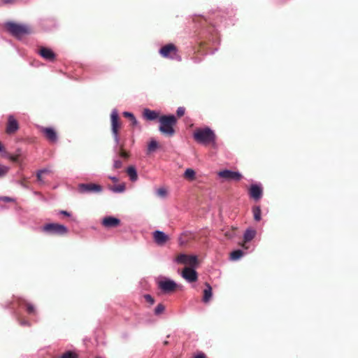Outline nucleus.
<instances>
[{
  "label": "nucleus",
  "mask_w": 358,
  "mask_h": 358,
  "mask_svg": "<svg viewBox=\"0 0 358 358\" xmlns=\"http://www.w3.org/2000/svg\"><path fill=\"white\" fill-rule=\"evenodd\" d=\"M15 0H3L5 3H13Z\"/></svg>",
  "instance_id": "ea45409f"
},
{
  "label": "nucleus",
  "mask_w": 358,
  "mask_h": 358,
  "mask_svg": "<svg viewBox=\"0 0 358 358\" xmlns=\"http://www.w3.org/2000/svg\"><path fill=\"white\" fill-rule=\"evenodd\" d=\"M9 171V167L7 166L0 165V178L6 176Z\"/></svg>",
  "instance_id": "c756f323"
},
{
  "label": "nucleus",
  "mask_w": 358,
  "mask_h": 358,
  "mask_svg": "<svg viewBox=\"0 0 358 358\" xmlns=\"http://www.w3.org/2000/svg\"><path fill=\"white\" fill-rule=\"evenodd\" d=\"M43 231L49 234L64 235L67 233L68 229L63 224L50 223L44 225Z\"/></svg>",
  "instance_id": "39448f33"
},
{
  "label": "nucleus",
  "mask_w": 358,
  "mask_h": 358,
  "mask_svg": "<svg viewBox=\"0 0 358 358\" xmlns=\"http://www.w3.org/2000/svg\"><path fill=\"white\" fill-rule=\"evenodd\" d=\"M43 171H38V173H37V178L39 181H42V178H41V175L43 173Z\"/></svg>",
  "instance_id": "e433bc0d"
},
{
  "label": "nucleus",
  "mask_w": 358,
  "mask_h": 358,
  "mask_svg": "<svg viewBox=\"0 0 358 358\" xmlns=\"http://www.w3.org/2000/svg\"><path fill=\"white\" fill-rule=\"evenodd\" d=\"M41 131L50 142L55 143L57 141V135L52 128L43 127L41 129Z\"/></svg>",
  "instance_id": "2eb2a0df"
},
{
  "label": "nucleus",
  "mask_w": 358,
  "mask_h": 358,
  "mask_svg": "<svg viewBox=\"0 0 358 358\" xmlns=\"http://www.w3.org/2000/svg\"><path fill=\"white\" fill-rule=\"evenodd\" d=\"M185 108L184 107H179L176 110L177 115L181 117L185 114Z\"/></svg>",
  "instance_id": "72a5a7b5"
},
{
  "label": "nucleus",
  "mask_w": 358,
  "mask_h": 358,
  "mask_svg": "<svg viewBox=\"0 0 358 358\" xmlns=\"http://www.w3.org/2000/svg\"><path fill=\"white\" fill-rule=\"evenodd\" d=\"M110 119H111V131L112 134L113 136V138L115 142V148L117 146L120 144V137L118 134V129L120 127V122H119V116L118 113L116 109H113L110 114Z\"/></svg>",
  "instance_id": "20e7f679"
},
{
  "label": "nucleus",
  "mask_w": 358,
  "mask_h": 358,
  "mask_svg": "<svg viewBox=\"0 0 358 358\" xmlns=\"http://www.w3.org/2000/svg\"><path fill=\"white\" fill-rule=\"evenodd\" d=\"M153 238L157 245H162L169 240V236L164 232L156 230L153 232Z\"/></svg>",
  "instance_id": "f8f14e48"
},
{
  "label": "nucleus",
  "mask_w": 358,
  "mask_h": 358,
  "mask_svg": "<svg viewBox=\"0 0 358 358\" xmlns=\"http://www.w3.org/2000/svg\"><path fill=\"white\" fill-rule=\"evenodd\" d=\"M176 262L178 264H185L194 267L197 264V257L195 255H187L185 254H180L176 259Z\"/></svg>",
  "instance_id": "1a4fd4ad"
},
{
  "label": "nucleus",
  "mask_w": 358,
  "mask_h": 358,
  "mask_svg": "<svg viewBox=\"0 0 358 358\" xmlns=\"http://www.w3.org/2000/svg\"><path fill=\"white\" fill-rule=\"evenodd\" d=\"M41 171H43V173H49V170L45 169H41Z\"/></svg>",
  "instance_id": "a18cd8bd"
},
{
  "label": "nucleus",
  "mask_w": 358,
  "mask_h": 358,
  "mask_svg": "<svg viewBox=\"0 0 358 358\" xmlns=\"http://www.w3.org/2000/svg\"><path fill=\"white\" fill-rule=\"evenodd\" d=\"M120 224V220L118 218L108 216L102 220V224L106 228H111L117 227Z\"/></svg>",
  "instance_id": "4468645a"
},
{
  "label": "nucleus",
  "mask_w": 358,
  "mask_h": 358,
  "mask_svg": "<svg viewBox=\"0 0 358 358\" xmlns=\"http://www.w3.org/2000/svg\"><path fill=\"white\" fill-rule=\"evenodd\" d=\"M78 190L80 193L100 192L102 187L99 185L94 183H83L78 185Z\"/></svg>",
  "instance_id": "9d476101"
},
{
  "label": "nucleus",
  "mask_w": 358,
  "mask_h": 358,
  "mask_svg": "<svg viewBox=\"0 0 358 358\" xmlns=\"http://www.w3.org/2000/svg\"><path fill=\"white\" fill-rule=\"evenodd\" d=\"M159 131L164 135L172 136L175 130L173 126L177 122V119L173 115H162L159 118Z\"/></svg>",
  "instance_id": "f03ea898"
},
{
  "label": "nucleus",
  "mask_w": 358,
  "mask_h": 358,
  "mask_svg": "<svg viewBox=\"0 0 358 358\" xmlns=\"http://www.w3.org/2000/svg\"><path fill=\"white\" fill-rule=\"evenodd\" d=\"M165 310V307L163 304L159 303L157 306V307L155 309V315H160Z\"/></svg>",
  "instance_id": "c85d7f7f"
},
{
  "label": "nucleus",
  "mask_w": 358,
  "mask_h": 358,
  "mask_svg": "<svg viewBox=\"0 0 358 358\" xmlns=\"http://www.w3.org/2000/svg\"><path fill=\"white\" fill-rule=\"evenodd\" d=\"M24 305L26 306L27 311L29 314H34L36 312V309L34 305L30 303H28L24 301Z\"/></svg>",
  "instance_id": "bb28decb"
},
{
  "label": "nucleus",
  "mask_w": 358,
  "mask_h": 358,
  "mask_svg": "<svg viewBox=\"0 0 358 358\" xmlns=\"http://www.w3.org/2000/svg\"><path fill=\"white\" fill-rule=\"evenodd\" d=\"M157 194L163 197V196H165L166 195V191L165 189L164 188H159L157 190Z\"/></svg>",
  "instance_id": "f704fd0d"
},
{
  "label": "nucleus",
  "mask_w": 358,
  "mask_h": 358,
  "mask_svg": "<svg viewBox=\"0 0 358 358\" xmlns=\"http://www.w3.org/2000/svg\"><path fill=\"white\" fill-rule=\"evenodd\" d=\"M194 138L196 142L203 145L211 143L215 145V134L209 127L198 129L194 133Z\"/></svg>",
  "instance_id": "f257e3e1"
},
{
  "label": "nucleus",
  "mask_w": 358,
  "mask_h": 358,
  "mask_svg": "<svg viewBox=\"0 0 358 358\" xmlns=\"http://www.w3.org/2000/svg\"><path fill=\"white\" fill-rule=\"evenodd\" d=\"M194 358H206L204 355H199L197 356H196Z\"/></svg>",
  "instance_id": "c03bdc74"
},
{
  "label": "nucleus",
  "mask_w": 358,
  "mask_h": 358,
  "mask_svg": "<svg viewBox=\"0 0 358 358\" xmlns=\"http://www.w3.org/2000/svg\"><path fill=\"white\" fill-rule=\"evenodd\" d=\"M110 189L115 193H122L125 190V185L124 184H120L118 185L111 187Z\"/></svg>",
  "instance_id": "a878e982"
},
{
  "label": "nucleus",
  "mask_w": 358,
  "mask_h": 358,
  "mask_svg": "<svg viewBox=\"0 0 358 358\" xmlns=\"http://www.w3.org/2000/svg\"><path fill=\"white\" fill-rule=\"evenodd\" d=\"M119 155L121 157H123V158H127L129 157V154L127 152H126L123 148H122V146L121 145L120 148V150H119Z\"/></svg>",
  "instance_id": "473e14b6"
},
{
  "label": "nucleus",
  "mask_w": 358,
  "mask_h": 358,
  "mask_svg": "<svg viewBox=\"0 0 358 358\" xmlns=\"http://www.w3.org/2000/svg\"><path fill=\"white\" fill-rule=\"evenodd\" d=\"M182 276L189 282H193L197 280V273L193 268L185 267L182 272Z\"/></svg>",
  "instance_id": "9b49d317"
},
{
  "label": "nucleus",
  "mask_w": 358,
  "mask_h": 358,
  "mask_svg": "<svg viewBox=\"0 0 358 358\" xmlns=\"http://www.w3.org/2000/svg\"><path fill=\"white\" fill-rule=\"evenodd\" d=\"M217 176L224 181H239L242 178V175L239 172L228 169L219 171Z\"/></svg>",
  "instance_id": "0eeeda50"
},
{
  "label": "nucleus",
  "mask_w": 358,
  "mask_h": 358,
  "mask_svg": "<svg viewBox=\"0 0 358 358\" xmlns=\"http://www.w3.org/2000/svg\"><path fill=\"white\" fill-rule=\"evenodd\" d=\"M254 219L255 221H259L261 220V209L259 206H255L252 209Z\"/></svg>",
  "instance_id": "393cba45"
},
{
  "label": "nucleus",
  "mask_w": 358,
  "mask_h": 358,
  "mask_svg": "<svg viewBox=\"0 0 358 358\" xmlns=\"http://www.w3.org/2000/svg\"><path fill=\"white\" fill-rule=\"evenodd\" d=\"M96 358H101V357H96Z\"/></svg>",
  "instance_id": "49530a36"
},
{
  "label": "nucleus",
  "mask_w": 358,
  "mask_h": 358,
  "mask_svg": "<svg viewBox=\"0 0 358 358\" xmlns=\"http://www.w3.org/2000/svg\"><path fill=\"white\" fill-rule=\"evenodd\" d=\"M256 234V230L251 228L247 229L243 234L244 241L247 243L252 241L255 238Z\"/></svg>",
  "instance_id": "aec40b11"
},
{
  "label": "nucleus",
  "mask_w": 358,
  "mask_h": 358,
  "mask_svg": "<svg viewBox=\"0 0 358 358\" xmlns=\"http://www.w3.org/2000/svg\"><path fill=\"white\" fill-rule=\"evenodd\" d=\"M61 358H78L75 353L71 352H67L64 353Z\"/></svg>",
  "instance_id": "7c9ffc66"
},
{
  "label": "nucleus",
  "mask_w": 358,
  "mask_h": 358,
  "mask_svg": "<svg viewBox=\"0 0 358 358\" xmlns=\"http://www.w3.org/2000/svg\"><path fill=\"white\" fill-rule=\"evenodd\" d=\"M108 178L114 182H116L118 181V178L116 176H109Z\"/></svg>",
  "instance_id": "4c0bfd02"
},
{
  "label": "nucleus",
  "mask_w": 358,
  "mask_h": 358,
  "mask_svg": "<svg viewBox=\"0 0 358 358\" xmlns=\"http://www.w3.org/2000/svg\"><path fill=\"white\" fill-rule=\"evenodd\" d=\"M157 285L159 288L164 293H171L173 292L177 287V284L174 280L165 277L160 279L157 282Z\"/></svg>",
  "instance_id": "423d86ee"
},
{
  "label": "nucleus",
  "mask_w": 358,
  "mask_h": 358,
  "mask_svg": "<svg viewBox=\"0 0 358 358\" xmlns=\"http://www.w3.org/2000/svg\"><path fill=\"white\" fill-rule=\"evenodd\" d=\"M245 253L241 250H236L231 252L230 259L232 261H237L241 259Z\"/></svg>",
  "instance_id": "4be33fe9"
},
{
  "label": "nucleus",
  "mask_w": 358,
  "mask_h": 358,
  "mask_svg": "<svg viewBox=\"0 0 358 358\" xmlns=\"http://www.w3.org/2000/svg\"><path fill=\"white\" fill-rule=\"evenodd\" d=\"M10 159L13 162H17V157L12 156L10 157Z\"/></svg>",
  "instance_id": "79ce46f5"
},
{
  "label": "nucleus",
  "mask_w": 358,
  "mask_h": 358,
  "mask_svg": "<svg viewBox=\"0 0 358 358\" xmlns=\"http://www.w3.org/2000/svg\"><path fill=\"white\" fill-rule=\"evenodd\" d=\"M159 112L145 108L143 110V115L148 120H155L159 117Z\"/></svg>",
  "instance_id": "a211bd4d"
},
{
  "label": "nucleus",
  "mask_w": 358,
  "mask_h": 358,
  "mask_svg": "<svg viewBox=\"0 0 358 358\" xmlns=\"http://www.w3.org/2000/svg\"><path fill=\"white\" fill-rule=\"evenodd\" d=\"M59 213H60V214H62V215H66V216H70V213H68V212H67V211H66V210H61V211L59 212Z\"/></svg>",
  "instance_id": "58836bf2"
},
{
  "label": "nucleus",
  "mask_w": 358,
  "mask_h": 358,
  "mask_svg": "<svg viewBox=\"0 0 358 358\" xmlns=\"http://www.w3.org/2000/svg\"><path fill=\"white\" fill-rule=\"evenodd\" d=\"M212 287L208 283H206V288L203 290V301L208 303L212 297Z\"/></svg>",
  "instance_id": "6ab92c4d"
},
{
  "label": "nucleus",
  "mask_w": 358,
  "mask_h": 358,
  "mask_svg": "<svg viewBox=\"0 0 358 358\" xmlns=\"http://www.w3.org/2000/svg\"><path fill=\"white\" fill-rule=\"evenodd\" d=\"M38 53L43 58L48 61H53L55 58V54L50 48H41Z\"/></svg>",
  "instance_id": "f3484780"
},
{
  "label": "nucleus",
  "mask_w": 358,
  "mask_h": 358,
  "mask_svg": "<svg viewBox=\"0 0 358 358\" xmlns=\"http://www.w3.org/2000/svg\"><path fill=\"white\" fill-rule=\"evenodd\" d=\"M123 115L126 117H129L131 122L133 126L136 127L138 125V121L134 117V114L130 112H124Z\"/></svg>",
  "instance_id": "b1692460"
},
{
  "label": "nucleus",
  "mask_w": 358,
  "mask_h": 358,
  "mask_svg": "<svg viewBox=\"0 0 358 358\" xmlns=\"http://www.w3.org/2000/svg\"><path fill=\"white\" fill-rule=\"evenodd\" d=\"M5 25L12 35L20 39L22 38L24 36L31 33L29 27L25 24L8 22Z\"/></svg>",
  "instance_id": "7ed1b4c3"
},
{
  "label": "nucleus",
  "mask_w": 358,
  "mask_h": 358,
  "mask_svg": "<svg viewBox=\"0 0 358 358\" xmlns=\"http://www.w3.org/2000/svg\"><path fill=\"white\" fill-rule=\"evenodd\" d=\"M127 173L130 178V180L133 182L136 181L138 179V174L136 169L134 166H129L127 169Z\"/></svg>",
  "instance_id": "412c9836"
},
{
  "label": "nucleus",
  "mask_w": 358,
  "mask_h": 358,
  "mask_svg": "<svg viewBox=\"0 0 358 358\" xmlns=\"http://www.w3.org/2000/svg\"><path fill=\"white\" fill-rule=\"evenodd\" d=\"M3 201H13V199L12 198L6 196V197L3 198Z\"/></svg>",
  "instance_id": "a19ab883"
},
{
  "label": "nucleus",
  "mask_w": 358,
  "mask_h": 358,
  "mask_svg": "<svg viewBox=\"0 0 358 358\" xmlns=\"http://www.w3.org/2000/svg\"><path fill=\"white\" fill-rule=\"evenodd\" d=\"M159 53L162 57L166 58H170L172 59L178 58V55L177 54V48L172 43H169L163 46L159 50Z\"/></svg>",
  "instance_id": "6e6552de"
},
{
  "label": "nucleus",
  "mask_w": 358,
  "mask_h": 358,
  "mask_svg": "<svg viewBox=\"0 0 358 358\" xmlns=\"http://www.w3.org/2000/svg\"><path fill=\"white\" fill-rule=\"evenodd\" d=\"M250 195L255 200L257 201L262 196V188L260 185H252L250 188Z\"/></svg>",
  "instance_id": "ddd939ff"
},
{
  "label": "nucleus",
  "mask_w": 358,
  "mask_h": 358,
  "mask_svg": "<svg viewBox=\"0 0 358 358\" xmlns=\"http://www.w3.org/2000/svg\"><path fill=\"white\" fill-rule=\"evenodd\" d=\"M196 173L192 169H187L184 173V177L189 180L195 179Z\"/></svg>",
  "instance_id": "5701e85b"
},
{
  "label": "nucleus",
  "mask_w": 358,
  "mask_h": 358,
  "mask_svg": "<svg viewBox=\"0 0 358 358\" xmlns=\"http://www.w3.org/2000/svg\"><path fill=\"white\" fill-rule=\"evenodd\" d=\"M158 147V143L156 141L152 140L148 146V150L149 152H152L156 150Z\"/></svg>",
  "instance_id": "cd10ccee"
},
{
  "label": "nucleus",
  "mask_w": 358,
  "mask_h": 358,
  "mask_svg": "<svg viewBox=\"0 0 358 358\" xmlns=\"http://www.w3.org/2000/svg\"><path fill=\"white\" fill-rule=\"evenodd\" d=\"M20 324H21V325H22V326H24V325H28V324H29V323H28V322H27V321H22V322H20Z\"/></svg>",
  "instance_id": "37998d69"
},
{
  "label": "nucleus",
  "mask_w": 358,
  "mask_h": 358,
  "mask_svg": "<svg viewBox=\"0 0 358 358\" xmlns=\"http://www.w3.org/2000/svg\"><path fill=\"white\" fill-rule=\"evenodd\" d=\"M145 299L150 303H151V304L154 303V299H153V298L150 295H149V294L145 295Z\"/></svg>",
  "instance_id": "c9c22d12"
},
{
  "label": "nucleus",
  "mask_w": 358,
  "mask_h": 358,
  "mask_svg": "<svg viewBox=\"0 0 358 358\" xmlns=\"http://www.w3.org/2000/svg\"><path fill=\"white\" fill-rule=\"evenodd\" d=\"M19 128L17 120L13 115L8 116V124L6 127V132L8 134L15 133Z\"/></svg>",
  "instance_id": "dca6fc26"
},
{
  "label": "nucleus",
  "mask_w": 358,
  "mask_h": 358,
  "mask_svg": "<svg viewBox=\"0 0 358 358\" xmlns=\"http://www.w3.org/2000/svg\"><path fill=\"white\" fill-rule=\"evenodd\" d=\"M122 166V162L120 160V159H114L113 161V168L117 169H120Z\"/></svg>",
  "instance_id": "2f4dec72"
}]
</instances>
